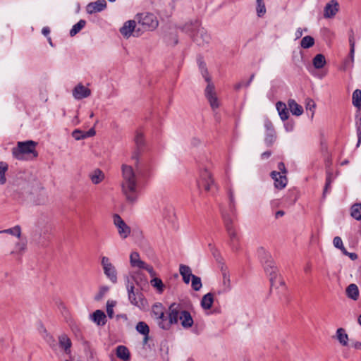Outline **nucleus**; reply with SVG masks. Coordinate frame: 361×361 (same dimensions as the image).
Segmentation results:
<instances>
[{
    "label": "nucleus",
    "mask_w": 361,
    "mask_h": 361,
    "mask_svg": "<svg viewBox=\"0 0 361 361\" xmlns=\"http://www.w3.org/2000/svg\"><path fill=\"white\" fill-rule=\"evenodd\" d=\"M228 194L229 199L228 212L222 210L221 215L230 238V245L233 250H238L239 249V240L233 224L236 216L235 200L234 192L231 189L228 190Z\"/></svg>",
    "instance_id": "f257e3e1"
},
{
    "label": "nucleus",
    "mask_w": 361,
    "mask_h": 361,
    "mask_svg": "<svg viewBox=\"0 0 361 361\" xmlns=\"http://www.w3.org/2000/svg\"><path fill=\"white\" fill-rule=\"evenodd\" d=\"M257 255L260 261L264 267V271L270 276L271 291H273L274 288H279L278 285L280 286L282 292L286 290L285 283L280 276L277 274V267L272 259L271 256L267 252L264 248L260 247L257 250Z\"/></svg>",
    "instance_id": "f03ea898"
},
{
    "label": "nucleus",
    "mask_w": 361,
    "mask_h": 361,
    "mask_svg": "<svg viewBox=\"0 0 361 361\" xmlns=\"http://www.w3.org/2000/svg\"><path fill=\"white\" fill-rule=\"evenodd\" d=\"M121 188L126 200L134 202L138 196L137 178L133 168L130 166L123 164Z\"/></svg>",
    "instance_id": "7ed1b4c3"
},
{
    "label": "nucleus",
    "mask_w": 361,
    "mask_h": 361,
    "mask_svg": "<svg viewBox=\"0 0 361 361\" xmlns=\"http://www.w3.org/2000/svg\"><path fill=\"white\" fill-rule=\"evenodd\" d=\"M181 29L188 33L199 46L208 44L210 41V35L204 27H201V23L197 19L185 23Z\"/></svg>",
    "instance_id": "20e7f679"
},
{
    "label": "nucleus",
    "mask_w": 361,
    "mask_h": 361,
    "mask_svg": "<svg viewBox=\"0 0 361 361\" xmlns=\"http://www.w3.org/2000/svg\"><path fill=\"white\" fill-rule=\"evenodd\" d=\"M180 313V304L173 302L169 307L168 314L165 311L162 315L154 319L158 326L164 330H169L173 324H178Z\"/></svg>",
    "instance_id": "39448f33"
},
{
    "label": "nucleus",
    "mask_w": 361,
    "mask_h": 361,
    "mask_svg": "<svg viewBox=\"0 0 361 361\" xmlns=\"http://www.w3.org/2000/svg\"><path fill=\"white\" fill-rule=\"evenodd\" d=\"M36 145L37 143L32 140L18 142L17 147L13 149L12 154L19 160L23 159L25 154H32L34 158H36L38 156L35 150Z\"/></svg>",
    "instance_id": "423d86ee"
},
{
    "label": "nucleus",
    "mask_w": 361,
    "mask_h": 361,
    "mask_svg": "<svg viewBox=\"0 0 361 361\" xmlns=\"http://www.w3.org/2000/svg\"><path fill=\"white\" fill-rule=\"evenodd\" d=\"M197 186L200 190L214 192L216 190V185L211 173L207 169L200 171V178L197 180Z\"/></svg>",
    "instance_id": "0eeeda50"
},
{
    "label": "nucleus",
    "mask_w": 361,
    "mask_h": 361,
    "mask_svg": "<svg viewBox=\"0 0 361 361\" xmlns=\"http://www.w3.org/2000/svg\"><path fill=\"white\" fill-rule=\"evenodd\" d=\"M278 169L279 171H273L270 176L274 181V187L278 190H282L288 183L286 177L287 170L284 163L279 162L278 164Z\"/></svg>",
    "instance_id": "6e6552de"
},
{
    "label": "nucleus",
    "mask_w": 361,
    "mask_h": 361,
    "mask_svg": "<svg viewBox=\"0 0 361 361\" xmlns=\"http://www.w3.org/2000/svg\"><path fill=\"white\" fill-rule=\"evenodd\" d=\"M138 23L142 26L141 30H153L158 26V20L152 13L138 15Z\"/></svg>",
    "instance_id": "1a4fd4ad"
},
{
    "label": "nucleus",
    "mask_w": 361,
    "mask_h": 361,
    "mask_svg": "<svg viewBox=\"0 0 361 361\" xmlns=\"http://www.w3.org/2000/svg\"><path fill=\"white\" fill-rule=\"evenodd\" d=\"M101 264L106 276L111 281V282L116 283L118 281L117 271L116 267L111 262L109 258L105 256L102 257L101 259Z\"/></svg>",
    "instance_id": "9d476101"
},
{
    "label": "nucleus",
    "mask_w": 361,
    "mask_h": 361,
    "mask_svg": "<svg viewBox=\"0 0 361 361\" xmlns=\"http://www.w3.org/2000/svg\"><path fill=\"white\" fill-rule=\"evenodd\" d=\"M140 30L141 28L137 27L136 22L134 20L126 21L120 28L121 34L126 38H129L131 36L139 37Z\"/></svg>",
    "instance_id": "9b49d317"
},
{
    "label": "nucleus",
    "mask_w": 361,
    "mask_h": 361,
    "mask_svg": "<svg viewBox=\"0 0 361 361\" xmlns=\"http://www.w3.org/2000/svg\"><path fill=\"white\" fill-rule=\"evenodd\" d=\"M204 94L207 99L211 108L214 111L219 107L220 103L215 92V87L212 82L207 84Z\"/></svg>",
    "instance_id": "f8f14e48"
},
{
    "label": "nucleus",
    "mask_w": 361,
    "mask_h": 361,
    "mask_svg": "<svg viewBox=\"0 0 361 361\" xmlns=\"http://www.w3.org/2000/svg\"><path fill=\"white\" fill-rule=\"evenodd\" d=\"M114 224L118 229V232L121 238L125 239L130 233V228L122 219L120 215L115 214L113 216Z\"/></svg>",
    "instance_id": "ddd939ff"
},
{
    "label": "nucleus",
    "mask_w": 361,
    "mask_h": 361,
    "mask_svg": "<svg viewBox=\"0 0 361 361\" xmlns=\"http://www.w3.org/2000/svg\"><path fill=\"white\" fill-rule=\"evenodd\" d=\"M134 288L135 287L133 284L127 286L128 299L132 305L140 307V305H143L142 294L140 292H135Z\"/></svg>",
    "instance_id": "4468645a"
},
{
    "label": "nucleus",
    "mask_w": 361,
    "mask_h": 361,
    "mask_svg": "<svg viewBox=\"0 0 361 361\" xmlns=\"http://www.w3.org/2000/svg\"><path fill=\"white\" fill-rule=\"evenodd\" d=\"M180 321L181 326L184 329H189L193 324V319L190 313L187 310H182L181 305L180 304V313L178 316V321Z\"/></svg>",
    "instance_id": "2eb2a0df"
},
{
    "label": "nucleus",
    "mask_w": 361,
    "mask_h": 361,
    "mask_svg": "<svg viewBox=\"0 0 361 361\" xmlns=\"http://www.w3.org/2000/svg\"><path fill=\"white\" fill-rule=\"evenodd\" d=\"M106 2L105 0H97L91 2L87 6V12L90 14L101 12L106 8Z\"/></svg>",
    "instance_id": "dca6fc26"
},
{
    "label": "nucleus",
    "mask_w": 361,
    "mask_h": 361,
    "mask_svg": "<svg viewBox=\"0 0 361 361\" xmlns=\"http://www.w3.org/2000/svg\"><path fill=\"white\" fill-rule=\"evenodd\" d=\"M91 94V90L82 84H78L73 90V95L76 99H82Z\"/></svg>",
    "instance_id": "f3484780"
},
{
    "label": "nucleus",
    "mask_w": 361,
    "mask_h": 361,
    "mask_svg": "<svg viewBox=\"0 0 361 361\" xmlns=\"http://www.w3.org/2000/svg\"><path fill=\"white\" fill-rule=\"evenodd\" d=\"M135 142L137 145V149L133 152L132 154V159L135 161V164L137 165L138 161V157L140 155V149L145 144V138L143 134L140 132L137 131L136 135L135 137Z\"/></svg>",
    "instance_id": "a211bd4d"
},
{
    "label": "nucleus",
    "mask_w": 361,
    "mask_h": 361,
    "mask_svg": "<svg viewBox=\"0 0 361 361\" xmlns=\"http://www.w3.org/2000/svg\"><path fill=\"white\" fill-rule=\"evenodd\" d=\"M59 345L66 354L71 353L72 342L70 338L66 334H62L58 337Z\"/></svg>",
    "instance_id": "6ab92c4d"
},
{
    "label": "nucleus",
    "mask_w": 361,
    "mask_h": 361,
    "mask_svg": "<svg viewBox=\"0 0 361 361\" xmlns=\"http://www.w3.org/2000/svg\"><path fill=\"white\" fill-rule=\"evenodd\" d=\"M338 11V4L335 0H331L324 8V17L332 18Z\"/></svg>",
    "instance_id": "aec40b11"
},
{
    "label": "nucleus",
    "mask_w": 361,
    "mask_h": 361,
    "mask_svg": "<svg viewBox=\"0 0 361 361\" xmlns=\"http://www.w3.org/2000/svg\"><path fill=\"white\" fill-rule=\"evenodd\" d=\"M116 355L118 358L123 361H130V353L128 348L125 345H118L116 348Z\"/></svg>",
    "instance_id": "412c9836"
},
{
    "label": "nucleus",
    "mask_w": 361,
    "mask_h": 361,
    "mask_svg": "<svg viewBox=\"0 0 361 361\" xmlns=\"http://www.w3.org/2000/svg\"><path fill=\"white\" fill-rule=\"evenodd\" d=\"M89 178L93 184L97 185L104 180L105 175L101 169H96L90 173Z\"/></svg>",
    "instance_id": "4be33fe9"
},
{
    "label": "nucleus",
    "mask_w": 361,
    "mask_h": 361,
    "mask_svg": "<svg viewBox=\"0 0 361 361\" xmlns=\"http://www.w3.org/2000/svg\"><path fill=\"white\" fill-rule=\"evenodd\" d=\"M92 320L98 326H104L106 322V317L104 312L97 310L91 315Z\"/></svg>",
    "instance_id": "5701e85b"
},
{
    "label": "nucleus",
    "mask_w": 361,
    "mask_h": 361,
    "mask_svg": "<svg viewBox=\"0 0 361 361\" xmlns=\"http://www.w3.org/2000/svg\"><path fill=\"white\" fill-rule=\"evenodd\" d=\"M355 120L356 133L357 136V142L356 147H358L361 144V109L356 110Z\"/></svg>",
    "instance_id": "b1692460"
},
{
    "label": "nucleus",
    "mask_w": 361,
    "mask_h": 361,
    "mask_svg": "<svg viewBox=\"0 0 361 361\" xmlns=\"http://www.w3.org/2000/svg\"><path fill=\"white\" fill-rule=\"evenodd\" d=\"M179 271L180 274L183 277V281H184V283L188 284L190 281V279H192V276H194L192 274L191 269L187 265L180 264L179 267Z\"/></svg>",
    "instance_id": "393cba45"
},
{
    "label": "nucleus",
    "mask_w": 361,
    "mask_h": 361,
    "mask_svg": "<svg viewBox=\"0 0 361 361\" xmlns=\"http://www.w3.org/2000/svg\"><path fill=\"white\" fill-rule=\"evenodd\" d=\"M346 295L348 298L353 300H357L359 298V289L356 284L351 283L350 284L345 290Z\"/></svg>",
    "instance_id": "a878e982"
},
{
    "label": "nucleus",
    "mask_w": 361,
    "mask_h": 361,
    "mask_svg": "<svg viewBox=\"0 0 361 361\" xmlns=\"http://www.w3.org/2000/svg\"><path fill=\"white\" fill-rule=\"evenodd\" d=\"M336 336L338 342L343 346L348 345V335L346 334L345 330L343 328H338L336 330Z\"/></svg>",
    "instance_id": "bb28decb"
},
{
    "label": "nucleus",
    "mask_w": 361,
    "mask_h": 361,
    "mask_svg": "<svg viewBox=\"0 0 361 361\" xmlns=\"http://www.w3.org/2000/svg\"><path fill=\"white\" fill-rule=\"evenodd\" d=\"M214 302V295L212 293L204 295L201 300V306L204 310H209Z\"/></svg>",
    "instance_id": "cd10ccee"
},
{
    "label": "nucleus",
    "mask_w": 361,
    "mask_h": 361,
    "mask_svg": "<svg viewBox=\"0 0 361 361\" xmlns=\"http://www.w3.org/2000/svg\"><path fill=\"white\" fill-rule=\"evenodd\" d=\"M130 262L133 267L141 268L145 264V262L140 259V255L137 252H133L130 255Z\"/></svg>",
    "instance_id": "c85d7f7f"
},
{
    "label": "nucleus",
    "mask_w": 361,
    "mask_h": 361,
    "mask_svg": "<svg viewBox=\"0 0 361 361\" xmlns=\"http://www.w3.org/2000/svg\"><path fill=\"white\" fill-rule=\"evenodd\" d=\"M289 109L293 115L300 116L303 113L302 106L299 105L294 99L288 100Z\"/></svg>",
    "instance_id": "c756f323"
},
{
    "label": "nucleus",
    "mask_w": 361,
    "mask_h": 361,
    "mask_svg": "<svg viewBox=\"0 0 361 361\" xmlns=\"http://www.w3.org/2000/svg\"><path fill=\"white\" fill-rule=\"evenodd\" d=\"M165 311V307L160 302L154 304L152 307L151 316L154 320L158 317L162 315V313Z\"/></svg>",
    "instance_id": "7c9ffc66"
},
{
    "label": "nucleus",
    "mask_w": 361,
    "mask_h": 361,
    "mask_svg": "<svg viewBox=\"0 0 361 361\" xmlns=\"http://www.w3.org/2000/svg\"><path fill=\"white\" fill-rule=\"evenodd\" d=\"M276 109L281 120H287L289 113L286 104L281 102H278L276 103Z\"/></svg>",
    "instance_id": "2f4dec72"
},
{
    "label": "nucleus",
    "mask_w": 361,
    "mask_h": 361,
    "mask_svg": "<svg viewBox=\"0 0 361 361\" xmlns=\"http://www.w3.org/2000/svg\"><path fill=\"white\" fill-rule=\"evenodd\" d=\"M313 66L317 69L322 68L326 64V59L323 54H317L312 61Z\"/></svg>",
    "instance_id": "473e14b6"
},
{
    "label": "nucleus",
    "mask_w": 361,
    "mask_h": 361,
    "mask_svg": "<svg viewBox=\"0 0 361 361\" xmlns=\"http://www.w3.org/2000/svg\"><path fill=\"white\" fill-rule=\"evenodd\" d=\"M352 103L354 106L357 108V109H361V90L360 89H356L352 96Z\"/></svg>",
    "instance_id": "72a5a7b5"
},
{
    "label": "nucleus",
    "mask_w": 361,
    "mask_h": 361,
    "mask_svg": "<svg viewBox=\"0 0 361 361\" xmlns=\"http://www.w3.org/2000/svg\"><path fill=\"white\" fill-rule=\"evenodd\" d=\"M86 25L85 20H80L76 24H75L71 30H70V35L71 37L75 36L78 34Z\"/></svg>",
    "instance_id": "f704fd0d"
},
{
    "label": "nucleus",
    "mask_w": 361,
    "mask_h": 361,
    "mask_svg": "<svg viewBox=\"0 0 361 361\" xmlns=\"http://www.w3.org/2000/svg\"><path fill=\"white\" fill-rule=\"evenodd\" d=\"M0 233L11 234L12 235H15L17 238H20V235H21V228L20 226L17 225L13 228L0 231Z\"/></svg>",
    "instance_id": "c9c22d12"
},
{
    "label": "nucleus",
    "mask_w": 361,
    "mask_h": 361,
    "mask_svg": "<svg viewBox=\"0 0 361 361\" xmlns=\"http://www.w3.org/2000/svg\"><path fill=\"white\" fill-rule=\"evenodd\" d=\"M351 216L356 220H361V204H354L351 207Z\"/></svg>",
    "instance_id": "e433bc0d"
},
{
    "label": "nucleus",
    "mask_w": 361,
    "mask_h": 361,
    "mask_svg": "<svg viewBox=\"0 0 361 361\" xmlns=\"http://www.w3.org/2000/svg\"><path fill=\"white\" fill-rule=\"evenodd\" d=\"M314 44V39L312 37L307 35L304 37L300 42V46L303 49H308L312 47Z\"/></svg>",
    "instance_id": "4c0bfd02"
},
{
    "label": "nucleus",
    "mask_w": 361,
    "mask_h": 361,
    "mask_svg": "<svg viewBox=\"0 0 361 361\" xmlns=\"http://www.w3.org/2000/svg\"><path fill=\"white\" fill-rule=\"evenodd\" d=\"M136 330L143 336L149 335V326L144 322H139L135 327Z\"/></svg>",
    "instance_id": "58836bf2"
},
{
    "label": "nucleus",
    "mask_w": 361,
    "mask_h": 361,
    "mask_svg": "<svg viewBox=\"0 0 361 361\" xmlns=\"http://www.w3.org/2000/svg\"><path fill=\"white\" fill-rule=\"evenodd\" d=\"M269 125L271 126V130L270 132L267 133V135L265 137V142L268 145H271L275 141L276 135L271 123H269Z\"/></svg>",
    "instance_id": "ea45409f"
},
{
    "label": "nucleus",
    "mask_w": 361,
    "mask_h": 361,
    "mask_svg": "<svg viewBox=\"0 0 361 361\" xmlns=\"http://www.w3.org/2000/svg\"><path fill=\"white\" fill-rule=\"evenodd\" d=\"M8 170V164L6 162H0V184L3 185L6 183V178L5 173Z\"/></svg>",
    "instance_id": "a19ab883"
},
{
    "label": "nucleus",
    "mask_w": 361,
    "mask_h": 361,
    "mask_svg": "<svg viewBox=\"0 0 361 361\" xmlns=\"http://www.w3.org/2000/svg\"><path fill=\"white\" fill-rule=\"evenodd\" d=\"M256 12L258 17H263L266 12V6L264 1H256Z\"/></svg>",
    "instance_id": "79ce46f5"
},
{
    "label": "nucleus",
    "mask_w": 361,
    "mask_h": 361,
    "mask_svg": "<svg viewBox=\"0 0 361 361\" xmlns=\"http://www.w3.org/2000/svg\"><path fill=\"white\" fill-rule=\"evenodd\" d=\"M150 284L156 288L159 292L161 293L163 292L164 290V283L162 282V281L159 279V278H157V277H154L151 281H150Z\"/></svg>",
    "instance_id": "37998d69"
},
{
    "label": "nucleus",
    "mask_w": 361,
    "mask_h": 361,
    "mask_svg": "<svg viewBox=\"0 0 361 361\" xmlns=\"http://www.w3.org/2000/svg\"><path fill=\"white\" fill-rule=\"evenodd\" d=\"M191 286L195 291H198L202 286L201 279L197 276H192Z\"/></svg>",
    "instance_id": "c03bdc74"
},
{
    "label": "nucleus",
    "mask_w": 361,
    "mask_h": 361,
    "mask_svg": "<svg viewBox=\"0 0 361 361\" xmlns=\"http://www.w3.org/2000/svg\"><path fill=\"white\" fill-rule=\"evenodd\" d=\"M222 271V275H223V283L224 286H226L227 288H230V276L228 274V271L226 270V269H221Z\"/></svg>",
    "instance_id": "a18cd8bd"
},
{
    "label": "nucleus",
    "mask_w": 361,
    "mask_h": 361,
    "mask_svg": "<svg viewBox=\"0 0 361 361\" xmlns=\"http://www.w3.org/2000/svg\"><path fill=\"white\" fill-rule=\"evenodd\" d=\"M115 305H116V302L115 301H110V300L107 301V303H106V312H107L108 316L110 318H113V315H114L113 307L115 306Z\"/></svg>",
    "instance_id": "49530a36"
},
{
    "label": "nucleus",
    "mask_w": 361,
    "mask_h": 361,
    "mask_svg": "<svg viewBox=\"0 0 361 361\" xmlns=\"http://www.w3.org/2000/svg\"><path fill=\"white\" fill-rule=\"evenodd\" d=\"M349 43H350V54L352 58H353L354 52H355V40H354V35L353 32L351 31V34L349 36Z\"/></svg>",
    "instance_id": "de8ad7c7"
},
{
    "label": "nucleus",
    "mask_w": 361,
    "mask_h": 361,
    "mask_svg": "<svg viewBox=\"0 0 361 361\" xmlns=\"http://www.w3.org/2000/svg\"><path fill=\"white\" fill-rule=\"evenodd\" d=\"M25 249V244L16 243V250H11L10 252V255H13L15 253H20L24 251Z\"/></svg>",
    "instance_id": "09e8293b"
},
{
    "label": "nucleus",
    "mask_w": 361,
    "mask_h": 361,
    "mask_svg": "<svg viewBox=\"0 0 361 361\" xmlns=\"http://www.w3.org/2000/svg\"><path fill=\"white\" fill-rule=\"evenodd\" d=\"M85 132L80 130H78V129H76L75 130L73 131L72 133V136L76 140H82V139H85Z\"/></svg>",
    "instance_id": "8fccbe9b"
},
{
    "label": "nucleus",
    "mask_w": 361,
    "mask_h": 361,
    "mask_svg": "<svg viewBox=\"0 0 361 361\" xmlns=\"http://www.w3.org/2000/svg\"><path fill=\"white\" fill-rule=\"evenodd\" d=\"M334 245L336 247L340 249L341 250H344L345 247L343 246L342 239L336 236L333 240Z\"/></svg>",
    "instance_id": "3c124183"
},
{
    "label": "nucleus",
    "mask_w": 361,
    "mask_h": 361,
    "mask_svg": "<svg viewBox=\"0 0 361 361\" xmlns=\"http://www.w3.org/2000/svg\"><path fill=\"white\" fill-rule=\"evenodd\" d=\"M109 291V287L107 286H102L99 288V291L98 294L95 296L96 300H101L104 295Z\"/></svg>",
    "instance_id": "603ef678"
},
{
    "label": "nucleus",
    "mask_w": 361,
    "mask_h": 361,
    "mask_svg": "<svg viewBox=\"0 0 361 361\" xmlns=\"http://www.w3.org/2000/svg\"><path fill=\"white\" fill-rule=\"evenodd\" d=\"M140 269L146 270L149 274L150 276L153 278L157 274L153 267L146 263H145L144 266H142Z\"/></svg>",
    "instance_id": "864d4df0"
},
{
    "label": "nucleus",
    "mask_w": 361,
    "mask_h": 361,
    "mask_svg": "<svg viewBox=\"0 0 361 361\" xmlns=\"http://www.w3.org/2000/svg\"><path fill=\"white\" fill-rule=\"evenodd\" d=\"M47 343H49L50 348L53 350H56V349H57V343H56V340L54 339V338L52 336H50L47 338Z\"/></svg>",
    "instance_id": "5fc2aeb1"
},
{
    "label": "nucleus",
    "mask_w": 361,
    "mask_h": 361,
    "mask_svg": "<svg viewBox=\"0 0 361 361\" xmlns=\"http://www.w3.org/2000/svg\"><path fill=\"white\" fill-rule=\"evenodd\" d=\"M315 103L313 100L312 99H307V102H306V109L307 110H310L312 111V117L314 115V111L313 109L315 108Z\"/></svg>",
    "instance_id": "6e6d98bb"
},
{
    "label": "nucleus",
    "mask_w": 361,
    "mask_h": 361,
    "mask_svg": "<svg viewBox=\"0 0 361 361\" xmlns=\"http://www.w3.org/2000/svg\"><path fill=\"white\" fill-rule=\"evenodd\" d=\"M341 252H343V255L348 256L352 260H355L357 259V255L356 253L348 252L345 248H344V250H342Z\"/></svg>",
    "instance_id": "4d7b16f0"
},
{
    "label": "nucleus",
    "mask_w": 361,
    "mask_h": 361,
    "mask_svg": "<svg viewBox=\"0 0 361 361\" xmlns=\"http://www.w3.org/2000/svg\"><path fill=\"white\" fill-rule=\"evenodd\" d=\"M201 73H202V75L203 78L208 82V84L209 82H212L211 78H210V76L209 75L207 68H204V70H202Z\"/></svg>",
    "instance_id": "13d9d810"
},
{
    "label": "nucleus",
    "mask_w": 361,
    "mask_h": 361,
    "mask_svg": "<svg viewBox=\"0 0 361 361\" xmlns=\"http://www.w3.org/2000/svg\"><path fill=\"white\" fill-rule=\"evenodd\" d=\"M331 183V176H330V174H329L326 178V183H325V187L324 189V195H325V193L327 192L328 189L330 188Z\"/></svg>",
    "instance_id": "bf43d9fd"
},
{
    "label": "nucleus",
    "mask_w": 361,
    "mask_h": 361,
    "mask_svg": "<svg viewBox=\"0 0 361 361\" xmlns=\"http://www.w3.org/2000/svg\"><path fill=\"white\" fill-rule=\"evenodd\" d=\"M95 133H96V132H95L94 128H92L88 131L85 133V135H84L85 138L94 136L95 135Z\"/></svg>",
    "instance_id": "052dcab7"
},
{
    "label": "nucleus",
    "mask_w": 361,
    "mask_h": 361,
    "mask_svg": "<svg viewBox=\"0 0 361 361\" xmlns=\"http://www.w3.org/2000/svg\"><path fill=\"white\" fill-rule=\"evenodd\" d=\"M42 33L44 36L47 37V36L49 35V33H50V29H49V27H44L42 28Z\"/></svg>",
    "instance_id": "680f3d73"
},
{
    "label": "nucleus",
    "mask_w": 361,
    "mask_h": 361,
    "mask_svg": "<svg viewBox=\"0 0 361 361\" xmlns=\"http://www.w3.org/2000/svg\"><path fill=\"white\" fill-rule=\"evenodd\" d=\"M285 128L287 131H292L293 130V124L288 122L285 124Z\"/></svg>",
    "instance_id": "e2e57ef3"
},
{
    "label": "nucleus",
    "mask_w": 361,
    "mask_h": 361,
    "mask_svg": "<svg viewBox=\"0 0 361 361\" xmlns=\"http://www.w3.org/2000/svg\"><path fill=\"white\" fill-rule=\"evenodd\" d=\"M352 346L357 350H361V342L355 341L352 343Z\"/></svg>",
    "instance_id": "0e129e2a"
},
{
    "label": "nucleus",
    "mask_w": 361,
    "mask_h": 361,
    "mask_svg": "<svg viewBox=\"0 0 361 361\" xmlns=\"http://www.w3.org/2000/svg\"><path fill=\"white\" fill-rule=\"evenodd\" d=\"M284 214H285V212L283 211L279 210V211L276 212L275 218L276 219H279V218L282 217L283 216H284Z\"/></svg>",
    "instance_id": "69168bd1"
},
{
    "label": "nucleus",
    "mask_w": 361,
    "mask_h": 361,
    "mask_svg": "<svg viewBox=\"0 0 361 361\" xmlns=\"http://www.w3.org/2000/svg\"><path fill=\"white\" fill-rule=\"evenodd\" d=\"M166 211H167V213L168 214L167 215H169L170 214H173V212H174V209L173 208L172 206H169L166 208Z\"/></svg>",
    "instance_id": "338daca9"
},
{
    "label": "nucleus",
    "mask_w": 361,
    "mask_h": 361,
    "mask_svg": "<svg viewBox=\"0 0 361 361\" xmlns=\"http://www.w3.org/2000/svg\"><path fill=\"white\" fill-rule=\"evenodd\" d=\"M311 265L310 264H306V266L304 268V271L305 273H309L311 271Z\"/></svg>",
    "instance_id": "774afa93"
}]
</instances>
